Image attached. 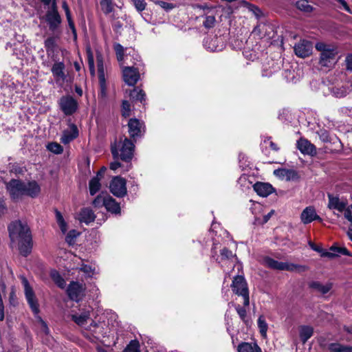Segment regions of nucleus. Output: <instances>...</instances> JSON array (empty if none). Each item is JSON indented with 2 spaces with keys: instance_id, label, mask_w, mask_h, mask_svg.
<instances>
[{
  "instance_id": "1",
  "label": "nucleus",
  "mask_w": 352,
  "mask_h": 352,
  "mask_svg": "<svg viewBox=\"0 0 352 352\" xmlns=\"http://www.w3.org/2000/svg\"><path fill=\"white\" fill-rule=\"evenodd\" d=\"M10 247L18 248L21 255L27 256L32 249L30 230L27 223L15 221L8 226Z\"/></svg>"
},
{
  "instance_id": "2",
  "label": "nucleus",
  "mask_w": 352,
  "mask_h": 352,
  "mask_svg": "<svg viewBox=\"0 0 352 352\" xmlns=\"http://www.w3.org/2000/svg\"><path fill=\"white\" fill-rule=\"evenodd\" d=\"M6 188L10 198L14 201H19L23 196L35 198L41 192L40 185L34 180L25 182L20 179H12L6 183Z\"/></svg>"
},
{
  "instance_id": "3",
  "label": "nucleus",
  "mask_w": 352,
  "mask_h": 352,
  "mask_svg": "<svg viewBox=\"0 0 352 352\" xmlns=\"http://www.w3.org/2000/svg\"><path fill=\"white\" fill-rule=\"evenodd\" d=\"M22 283L24 287L25 298L32 312L36 316L40 325L41 332L43 333L45 335H48L50 333L49 328L46 322L38 316L39 305L32 288L30 287L28 280L25 278H22Z\"/></svg>"
},
{
  "instance_id": "4",
  "label": "nucleus",
  "mask_w": 352,
  "mask_h": 352,
  "mask_svg": "<svg viewBox=\"0 0 352 352\" xmlns=\"http://www.w3.org/2000/svg\"><path fill=\"white\" fill-rule=\"evenodd\" d=\"M212 256L215 258L224 271L226 270V268L233 267L236 261V255L232 251L225 247L222 248L219 244H214L212 248Z\"/></svg>"
},
{
  "instance_id": "5",
  "label": "nucleus",
  "mask_w": 352,
  "mask_h": 352,
  "mask_svg": "<svg viewBox=\"0 0 352 352\" xmlns=\"http://www.w3.org/2000/svg\"><path fill=\"white\" fill-rule=\"evenodd\" d=\"M316 49L320 52V64L324 67H330L336 62L338 50L336 46L322 42L316 43Z\"/></svg>"
},
{
  "instance_id": "6",
  "label": "nucleus",
  "mask_w": 352,
  "mask_h": 352,
  "mask_svg": "<svg viewBox=\"0 0 352 352\" xmlns=\"http://www.w3.org/2000/svg\"><path fill=\"white\" fill-rule=\"evenodd\" d=\"M134 147V144L124 138L118 145L116 144L111 145V153L114 158L120 157L122 160L129 162L133 157Z\"/></svg>"
},
{
  "instance_id": "7",
  "label": "nucleus",
  "mask_w": 352,
  "mask_h": 352,
  "mask_svg": "<svg viewBox=\"0 0 352 352\" xmlns=\"http://www.w3.org/2000/svg\"><path fill=\"white\" fill-rule=\"evenodd\" d=\"M264 263L268 267L274 270H286L298 273L304 272L308 269L305 265H297L292 263L279 262L270 257L264 258Z\"/></svg>"
},
{
  "instance_id": "8",
  "label": "nucleus",
  "mask_w": 352,
  "mask_h": 352,
  "mask_svg": "<svg viewBox=\"0 0 352 352\" xmlns=\"http://www.w3.org/2000/svg\"><path fill=\"white\" fill-rule=\"evenodd\" d=\"M231 288L235 294L242 296L244 306H248L250 304L249 290L244 277L243 276L234 277Z\"/></svg>"
},
{
  "instance_id": "9",
  "label": "nucleus",
  "mask_w": 352,
  "mask_h": 352,
  "mask_svg": "<svg viewBox=\"0 0 352 352\" xmlns=\"http://www.w3.org/2000/svg\"><path fill=\"white\" fill-rule=\"evenodd\" d=\"M122 72L124 81L129 86H134L140 78L139 67L124 66Z\"/></svg>"
},
{
  "instance_id": "10",
  "label": "nucleus",
  "mask_w": 352,
  "mask_h": 352,
  "mask_svg": "<svg viewBox=\"0 0 352 352\" xmlns=\"http://www.w3.org/2000/svg\"><path fill=\"white\" fill-rule=\"evenodd\" d=\"M109 189L113 195L118 197H123L127 192L125 179L120 176L114 177L110 182Z\"/></svg>"
},
{
  "instance_id": "11",
  "label": "nucleus",
  "mask_w": 352,
  "mask_h": 352,
  "mask_svg": "<svg viewBox=\"0 0 352 352\" xmlns=\"http://www.w3.org/2000/svg\"><path fill=\"white\" fill-rule=\"evenodd\" d=\"M60 109L66 116L74 113L78 109V102L71 96H65L58 101Z\"/></svg>"
},
{
  "instance_id": "12",
  "label": "nucleus",
  "mask_w": 352,
  "mask_h": 352,
  "mask_svg": "<svg viewBox=\"0 0 352 352\" xmlns=\"http://www.w3.org/2000/svg\"><path fill=\"white\" fill-rule=\"evenodd\" d=\"M327 197L329 201L327 208L329 210H333L334 214L339 216L340 213L343 212L345 208L347 206V200L340 198L338 196H334L331 194H328Z\"/></svg>"
},
{
  "instance_id": "13",
  "label": "nucleus",
  "mask_w": 352,
  "mask_h": 352,
  "mask_svg": "<svg viewBox=\"0 0 352 352\" xmlns=\"http://www.w3.org/2000/svg\"><path fill=\"white\" fill-rule=\"evenodd\" d=\"M85 285L78 282H72L67 288L69 297L75 301L80 300L85 296Z\"/></svg>"
},
{
  "instance_id": "14",
  "label": "nucleus",
  "mask_w": 352,
  "mask_h": 352,
  "mask_svg": "<svg viewBox=\"0 0 352 352\" xmlns=\"http://www.w3.org/2000/svg\"><path fill=\"white\" fill-rule=\"evenodd\" d=\"M252 34L258 38H271L274 36L273 26L268 23H259L254 28Z\"/></svg>"
},
{
  "instance_id": "15",
  "label": "nucleus",
  "mask_w": 352,
  "mask_h": 352,
  "mask_svg": "<svg viewBox=\"0 0 352 352\" xmlns=\"http://www.w3.org/2000/svg\"><path fill=\"white\" fill-rule=\"evenodd\" d=\"M45 20L50 30L52 31H55L60 25L61 18L56 10L55 3L53 4L52 10L47 12Z\"/></svg>"
},
{
  "instance_id": "16",
  "label": "nucleus",
  "mask_w": 352,
  "mask_h": 352,
  "mask_svg": "<svg viewBox=\"0 0 352 352\" xmlns=\"http://www.w3.org/2000/svg\"><path fill=\"white\" fill-rule=\"evenodd\" d=\"M128 127L130 137L134 140L135 138L142 136V133L144 132V124L136 118L129 120Z\"/></svg>"
},
{
  "instance_id": "17",
  "label": "nucleus",
  "mask_w": 352,
  "mask_h": 352,
  "mask_svg": "<svg viewBox=\"0 0 352 352\" xmlns=\"http://www.w3.org/2000/svg\"><path fill=\"white\" fill-rule=\"evenodd\" d=\"M274 175L287 182L297 181L300 178L298 173L294 169L278 168L274 170Z\"/></svg>"
},
{
  "instance_id": "18",
  "label": "nucleus",
  "mask_w": 352,
  "mask_h": 352,
  "mask_svg": "<svg viewBox=\"0 0 352 352\" xmlns=\"http://www.w3.org/2000/svg\"><path fill=\"white\" fill-rule=\"evenodd\" d=\"M313 45L310 41L302 40L294 46V52L296 56L305 58L311 55Z\"/></svg>"
},
{
  "instance_id": "19",
  "label": "nucleus",
  "mask_w": 352,
  "mask_h": 352,
  "mask_svg": "<svg viewBox=\"0 0 352 352\" xmlns=\"http://www.w3.org/2000/svg\"><path fill=\"white\" fill-rule=\"evenodd\" d=\"M300 221L303 224H309L314 221H322V219L318 215L316 209L313 206L306 207L300 214Z\"/></svg>"
},
{
  "instance_id": "20",
  "label": "nucleus",
  "mask_w": 352,
  "mask_h": 352,
  "mask_svg": "<svg viewBox=\"0 0 352 352\" xmlns=\"http://www.w3.org/2000/svg\"><path fill=\"white\" fill-rule=\"evenodd\" d=\"M78 136V129L75 124L70 123L68 128L63 131L60 142L67 144Z\"/></svg>"
},
{
  "instance_id": "21",
  "label": "nucleus",
  "mask_w": 352,
  "mask_h": 352,
  "mask_svg": "<svg viewBox=\"0 0 352 352\" xmlns=\"http://www.w3.org/2000/svg\"><path fill=\"white\" fill-rule=\"evenodd\" d=\"M298 149L304 155L314 156L316 154V146L305 138H300L297 141Z\"/></svg>"
},
{
  "instance_id": "22",
  "label": "nucleus",
  "mask_w": 352,
  "mask_h": 352,
  "mask_svg": "<svg viewBox=\"0 0 352 352\" xmlns=\"http://www.w3.org/2000/svg\"><path fill=\"white\" fill-rule=\"evenodd\" d=\"M320 139L324 142H332L335 145V148L332 152L339 151L342 149V145L339 139L337 138H331L329 133L325 129H320L317 131Z\"/></svg>"
},
{
  "instance_id": "23",
  "label": "nucleus",
  "mask_w": 352,
  "mask_h": 352,
  "mask_svg": "<svg viewBox=\"0 0 352 352\" xmlns=\"http://www.w3.org/2000/svg\"><path fill=\"white\" fill-rule=\"evenodd\" d=\"M204 46L209 51L217 52L223 49V43L221 39L217 36L207 37L204 40Z\"/></svg>"
},
{
  "instance_id": "24",
  "label": "nucleus",
  "mask_w": 352,
  "mask_h": 352,
  "mask_svg": "<svg viewBox=\"0 0 352 352\" xmlns=\"http://www.w3.org/2000/svg\"><path fill=\"white\" fill-rule=\"evenodd\" d=\"M65 64L63 62H56L52 65L51 71L56 82L65 80Z\"/></svg>"
},
{
  "instance_id": "25",
  "label": "nucleus",
  "mask_w": 352,
  "mask_h": 352,
  "mask_svg": "<svg viewBox=\"0 0 352 352\" xmlns=\"http://www.w3.org/2000/svg\"><path fill=\"white\" fill-rule=\"evenodd\" d=\"M105 168H102L96 175L93 177L89 183V189L91 195L96 194L101 188L100 180L102 177L103 173Z\"/></svg>"
},
{
  "instance_id": "26",
  "label": "nucleus",
  "mask_w": 352,
  "mask_h": 352,
  "mask_svg": "<svg viewBox=\"0 0 352 352\" xmlns=\"http://www.w3.org/2000/svg\"><path fill=\"white\" fill-rule=\"evenodd\" d=\"M254 190L261 197H267L273 192V187L267 183L257 182L254 185Z\"/></svg>"
},
{
  "instance_id": "27",
  "label": "nucleus",
  "mask_w": 352,
  "mask_h": 352,
  "mask_svg": "<svg viewBox=\"0 0 352 352\" xmlns=\"http://www.w3.org/2000/svg\"><path fill=\"white\" fill-rule=\"evenodd\" d=\"M90 309L84 310L80 313H76L72 315V319L74 320L78 326L85 327V325L87 323L88 320L90 316Z\"/></svg>"
},
{
  "instance_id": "28",
  "label": "nucleus",
  "mask_w": 352,
  "mask_h": 352,
  "mask_svg": "<svg viewBox=\"0 0 352 352\" xmlns=\"http://www.w3.org/2000/svg\"><path fill=\"white\" fill-rule=\"evenodd\" d=\"M96 216L93 211L89 208H83L80 210L78 214V220L80 222L85 223L86 224H89L91 222H93L95 220Z\"/></svg>"
},
{
  "instance_id": "29",
  "label": "nucleus",
  "mask_w": 352,
  "mask_h": 352,
  "mask_svg": "<svg viewBox=\"0 0 352 352\" xmlns=\"http://www.w3.org/2000/svg\"><path fill=\"white\" fill-rule=\"evenodd\" d=\"M314 334V328L309 325L299 327V336L300 340L305 344Z\"/></svg>"
},
{
  "instance_id": "30",
  "label": "nucleus",
  "mask_w": 352,
  "mask_h": 352,
  "mask_svg": "<svg viewBox=\"0 0 352 352\" xmlns=\"http://www.w3.org/2000/svg\"><path fill=\"white\" fill-rule=\"evenodd\" d=\"M309 287L322 294H325L331 289L332 283H327L325 285H323L318 281H313L310 283Z\"/></svg>"
},
{
  "instance_id": "31",
  "label": "nucleus",
  "mask_w": 352,
  "mask_h": 352,
  "mask_svg": "<svg viewBox=\"0 0 352 352\" xmlns=\"http://www.w3.org/2000/svg\"><path fill=\"white\" fill-rule=\"evenodd\" d=\"M323 255L329 258H333L340 255H349V252L344 247L332 246L329 250L324 253Z\"/></svg>"
},
{
  "instance_id": "32",
  "label": "nucleus",
  "mask_w": 352,
  "mask_h": 352,
  "mask_svg": "<svg viewBox=\"0 0 352 352\" xmlns=\"http://www.w3.org/2000/svg\"><path fill=\"white\" fill-rule=\"evenodd\" d=\"M104 207L109 212L111 213L118 214L120 212V204L116 201L110 195H107Z\"/></svg>"
},
{
  "instance_id": "33",
  "label": "nucleus",
  "mask_w": 352,
  "mask_h": 352,
  "mask_svg": "<svg viewBox=\"0 0 352 352\" xmlns=\"http://www.w3.org/2000/svg\"><path fill=\"white\" fill-rule=\"evenodd\" d=\"M238 352H261L257 344L243 342L238 346Z\"/></svg>"
},
{
  "instance_id": "34",
  "label": "nucleus",
  "mask_w": 352,
  "mask_h": 352,
  "mask_svg": "<svg viewBox=\"0 0 352 352\" xmlns=\"http://www.w3.org/2000/svg\"><path fill=\"white\" fill-rule=\"evenodd\" d=\"M50 276L53 281L60 287L65 288L66 285L65 280L63 278L60 274L56 270H52Z\"/></svg>"
},
{
  "instance_id": "35",
  "label": "nucleus",
  "mask_w": 352,
  "mask_h": 352,
  "mask_svg": "<svg viewBox=\"0 0 352 352\" xmlns=\"http://www.w3.org/2000/svg\"><path fill=\"white\" fill-rule=\"evenodd\" d=\"M129 96L132 100L141 102L145 100V93L138 87L130 91Z\"/></svg>"
},
{
  "instance_id": "36",
  "label": "nucleus",
  "mask_w": 352,
  "mask_h": 352,
  "mask_svg": "<svg viewBox=\"0 0 352 352\" xmlns=\"http://www.w3.org/2000/svg\"><path fill=\"white\" fill-rule=\"evenodd\" d=\"M259 331L263 337H266L268 325L263 316H261L257 321Z\"/></svg>"
},
{
  "instance_id": "37",
  "label": "nucleus",
  "mask_w": 352,
  "mask_h": 352,
  "mask_svg": "<svg viewBox=\"0 0 352 352\" xmlns=\"http://www.w3.org/2000/svg\"><path fill=\"white\" fill-rule=\"evenodd\" d=\"M48 151L54 154H60L63 151V146L57 142H50L47 145Z\"/></svg>"
},
{
  "instance_id": "38",
  "label": "nucleus",
  "mask_w": 352,
  "mask_h": 352,
  "mask_svg": "<svg viewBox=\"0 0 352 352\" xmlns=\"http://www.w3.org/2000/svg\"><path fill=\"white\" fill-rule=\"evenodd\" d=\"M140 343L138 340H131L126 346L123 352H140Z\"/></svg>"
},
{
  "instance_id": "39",
  "label": "nucleus",
  "mask_w": 352,
  "mask_h": 352,
  "mask_svg": "<svg viewBox=\"0 0 352 352\" xmlns=\"http://www.w3.org/2000/svg\"><path fill=\"white\" fill-rule=\"evenodd\" d=\"M55 213H56V221H57L62 232L65 233L67 228V223L65 221L63 217L62 216L61 213L58 210H56Z\"/></svg>"
},
{
  "instance_id": "40",
  "label": "nucleus",
  "mask_w": 352,
  "mask_h": 352,
  "mask_svg": "<svg viewBox=\"0 0 352 352\" xmlns=\"http://www.w3.org/2000/svg\"><path fill=\"white\" fill-rule=\"evenodd\" d=\"M296 7L304 12H310L312 10L311 6L307 0H299L296 2Z\"/></svg>"
},
{
  "instance_id": "41",
  "label": "nucleus",
  "mask_w": 352,
  "mask_h": 352,
  "mask_svg": "<svg viewBox=\"0 0 352 352\" xmlns=\"http://www.w3.org/2000/svg\"><path fill=\"white\" fill-rule=\"evenodd\" d=\"M107 195H104L103 193L100 194L93 201V205L97 208L104 206L106 199H107Z\"/></svg>"
},
{
  "instance_id": "42",
  "label": "nucleus",
  "mask_w": 352,
  "mask_h": 352,
  "mask_svg": "<svg viewBox=\"0 0 352 352\" xmlns=\"http://www.w3.org/2000/svg\"><path fill=\"white\" fill-rule=\"evenodd\" d=\"M97 67H98V74L99 78H105L104 74V67L103 60L101 55L97 56Z\"/></svg>"
},
{
  "instance_id": "43",
  "label": "nucleus",
  "mask_w": 352,
  "mask_h": 352,
  "mask_svg": "<svg viewBox=\"0 0 352 352\" xmlns=\"http://www.w3.org/2000/svg\"><path fill=\"white\" fill-rule=\"evenodd\" d=\"M276 69V67L273 62L272 63V65H270V63H268L267 65H264L262 69L263 76H270L274 72H275Z\"/></svg>"
},
{
  "instance_id": "44",
  "label": "nucleus",
  "mask_w": 352,
  "mask_h": 352,
  "mask_svg": "<svg viewBox=\"0 0 352 352\" xmlns=\"http://www.w3.org/2000/svg\"><path fill=\"white\" fill-rule=\"evenodd\" d=\"M100 5L103 12L105 14H108L112 12L113 6L111 0H102L100 1Z\"/></svg>"
},
{
  "instance_id": "45",
  "label": "nucleus",
  "mask_w": 352,
  "mask_h": 352,
  "mask_svg": "<svg viewBox=\"0 0 352 352\" xmlns=\"http://www.w3.org/2000/svg\"><path fill=\"white\" fill-rule=\"evenodd\" d=\"M114 50L116 53V56L118 60L121 63L124 60V47L119 43H116L114 45Z\"/></svg>"
},
{
  "instance_id": "46",
  "label": "nucleus",
  "mask_w": 352,
  "mask_h": 352,
  "mask_svg": "<svg viewBox=\"0 0 352 352\" xmlns=\"http://www.w3.org/2000/svg\"><path fill=\"white\" fill-rule=\"evenodd\" d=\"M79 270L82 272L87 277H91L95 274V268L85 264H82Z\"/></svg>"
},
{
  "instance_id": "47",
  "label": "nucleus",
  "mask_w": 352,
  "mask_h": 352,
  "mask_svg": "<svg viewBox=\"0 0 352 352\" xmlns=\"http://www.w3.org/2000/svg\"><path fill=\"white\" fill-rule=\"evenodd\" d=\"M100 95L104 98L107 96V85L105 78H99Z\"/></svg>"
},
{
  "instance_id": "48",
  "label": "nucleus",
  "mask_w": 352,
  "mask_h": 352,
  "mask_svg": "<svg viewBox=\"0 0 352 352\" xmlns=\"http://www.w3.org/2000/svg\"><path fill=\"white\" fill-rule=\"evenodd\" d=\"M79 235V232L75 230H70L66 236L65 240L69 244H73L75 239Z\"/></svg>"
},
{
  "instance_id": "49",
  "label": "nucleus",
  "mask_w": 352,
  "mask_h": 352,
  "mask_svg": "<svg viewBox=\"0 0 352 352\" xmlns=\"http://www.w3.org/2000/svg\"><path fill=\"white\" fill-rule=\"evenodd\" d=\"M345 347L339 343H331L328 348L331 352H344Z\"/></svg>"
},
{
  "instance_id": "50",
  "label": "nucleus",
  "mask_w": 352,
  "mask_h": 352,
  "mask_svg": "<svg viewBox=\"0 0 352 352\" xmlns=\"http://www.w3.org/2000/svg\"><path fill=\"white\" fill-rule=\"evenodd\" d=\"M131 107L128 101L124 100L122 104V114L126 118L130 116Z\"/></svg>"
},
{
  "instance_id": "51",
  "label": "nucleus",
  "mask_w": 352,
  "mask_h": 352,
  "mask_svg": "<svg viewBox=\"0 0 352 352\" xmlns=\"http://www.w3.org/2000/svg\"><path fill=\"white\" fill-rule=\"evenodd\" d=\"M157 4L159 5L162 8H163L166 11H170L175 8V5L171 3L160 1L157 2Z\"/></svg>"
},
{
  "instance_id": "52",
  "label": "nucleus",
  "mask_w": 352,
  "mask_h": 352,
  "mask_svg": "<svg viewBox=\"0 0 352 352\" xmlns=\"http://www.w3.org/2000/svg\"><path fill=\"white\" fill-rule=\"evenodd\" d=\"M215 23V18L214 16H207L203 23L204 27L210 28L214 26Z\"/></svg>"
},
{
  "instance_id": "53",
  "label": "nucleus",
  "mask_w": 352,
  "mask_h": 352,
  "mask_svg": "<svg viewBox=\"0 0 352 352\" xmlns=\"http://www.w3.org/2000/svg\"><path fill=\"white\" fill-rule=\"evenodd\" d=\"M55 47V38L50 37L45 41V47L47 51L53 50Z\"/></svg>"
},
{
  "instance_id": "54",
  "label": "nucleus",
  "mask_w": 352,
  "mask_h": 352,
  "mask_svg": "<svg viewBox=\"0 0 352 352\" xmlns=\"http://www.w3.org/2000/svg\"><path fill=\"white\" fill-rule=\"evenodd\" d=\"M343 212L345 219L350 221L352 224V204L350 206L347 205Z\"/></svg>"
},
{
  "instance_id": "55",
  "label": "nucleus",
  "mask_w": 352,
  "mask_h": 352,
  "mask_svg": "<svg viewBox=\"0 0 352 352\" xmlns=\"http://www.w3.org/2000/svg\"><path fill=\"white\" fill-rule=\"evenodd\" d=\"M133 4L138 11L141 12L145 9L146 3L144 0H133Z\"/></svg>"
},
{
  "instance_id": "56",
  "label": "nucleus",
  "mask_w": 352,
  "mask_h": 352,
  "mask_svg": "<svg viewBox=\"0 0 352 352\" xmlns=\"http://www.w3.org/2000/svg\"><path fill=\"white\" fill-rule=\"evenodd\" d=\"M236 310L237 311V314H239L241 319L243 321L245 320L247 312L245 308L240 307V305H237L236 307Z\"/></svg>"
},
{
  "instance_id": "57",
  "label": "nucleus",
  "mask_w": 352,
  "mask_h": 352,
  "mask_svg": "<svg viewBox=\"0 0 352 352\" xmlns=\"http://www.w3.org/2000/svg\"><path fill=\"white\" fill-rule=\"evenodd\" d=\"M88 63L89 67L90 73L91 75L95 74V67H94V60L92 56H89L88 57Z\"/></svg>"
},
{
  "instance_id": "58",
  "label": "nucleus",
  "mask_w": 352,
  "mask_h": 352,
  "mask_svg": "<svg viewBox=\"0 0 352 352\" xmlns=\"http://www.w3.org/2000/svg\"><path fill=\"white\" fill-rule=\"evenodd\" d=\"M345 62H346V69L348 70L352 71V54H350L346 56Z\"/></svg>"
},
{
  "instance_id": "59",
  "label": "nucleus",
  "mask_w": 352,
  "mask_h": 352,
  "mask_svg": "<svg viewBox=\"0 0 352 352\" xmlns=\"http://www.w3.org/2000/svg\"><path fill=\"white\" fill-rule=\"evenodd\" d=\"M6 206L3 200L0 199V217L5 214L6 212Z\"/></svg>"
},
{
  "instance_id": "60",
  "label": "nucleus",
  "mask_w": 352,
  "mask_h": 352,
  "mask_svg": "<svg viewBox=\"0 0 352 352\" xmlns=\"http://www.w3.org/2000/svg\"><path fill=\"white\" fill-rule=\"evenodd\" d=\"M338 1L342 5V6L343 7L344 10H346L348 12H351V10H350L348 4L346 3V2L344 0H338Z\"/></svg>"
},
{
  "instance_id": "61",
  "label": "nucleus",
  "mask_w": 352,
  "mask_h": 352,
  "mask_svg": "<svg viewBox=\"0 0 352 352\" xmlns=\"http://www.w3.org/2000/svg\"><path fill=\"white\" fill-rule=\"evenodd\" d=\"M97 327H98V324L96 322L92 320L91 322L90 323V324L86 328V329L88 331H94V329Z\"/></svg>"
},
{
  "instance_id": "62",
  "label": "nucleus",
  "mask_w": 352,
  "mask_h": 352,
  "mask_svg": "<svg viewBox=\"0 0 352 352\" xmlns=\"http://www.w3.org/2000/svg\"><path fill=\"white\" fill-rule=\"evenodd\" d=\"M121 166V164L117 161H115L113 162H111L110 164V168L113 170H116V169H118L119 167H120Z\"/></svg>"
},
{
  "instance_id": "63",
  "label": "nucleus",
  "mask_w": 352,
  "mask_h": 352,
  "mask_svg": "<svg viewBox=\"0 0 352 352\" xmlns=\"http://www.w3.org/2000/svg\"><path fill=\"white\" fill-rule=\"evenodd\" d=\"M68 21V24H69V28H71L73 34H74V36L76 37V28H75V25H74V23L72 19L70 20V21Z\"/></svg>"
},
{
  "instance_id": "64",
  "label": "nucleus",
  "mask_w": 352,
  "mask_h": 352,
  "mask_svg": "<svg viewBox=\"0 0 352 352\" xmlns=\"http://www.w3.org/2000/svg\"><path fill=\"white\" fill-rule=\"evenodd\" d=\"M274 213V210H272L270 212H269L267 215H265L263 217V222L266 223L267 221L270 219L272 214Z\"/></svg>"
}]
</instances>
